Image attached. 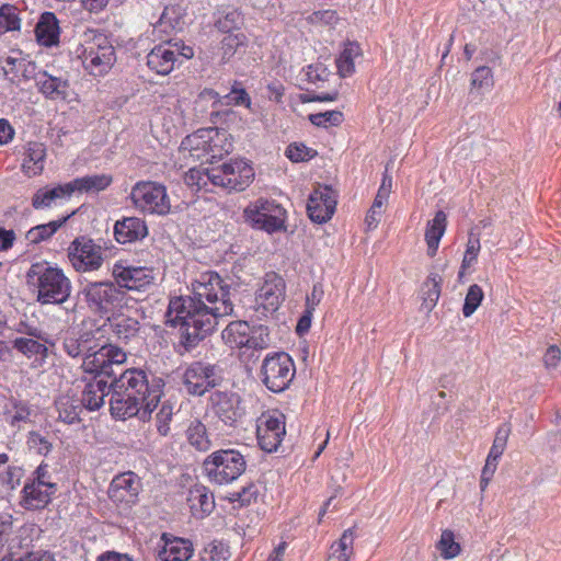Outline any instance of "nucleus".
<instances>
[{
  "label": "nucleus",
  "instance_id": "nucleus-1",
  "mask_svg": "<svg viewBox=\"0 0 561 561\" xmlns=\"http://www.w3.org/2000/svg\"><path fill=\"white\" fill-rule=\"evenodd\" d=\"M190 297L170 299L167 317L173 324L181 325V344L191 351L219 323L233 313L229 288L217 273L206 272L192 283Z\"/></svg>",
  "mask_w": 561,
  "mask_h": 561
},
{
  "label": "nucleus",
  "instance_id": "nucleus-2",
  "mask_svg": "<svg viewBox=\"0 0 561 561\" xmlns=\"http://www.w3.org/2000/svg\"><path fill=\"white\" fill-rule=\"evenodd\" d=\"M111 413L114 417L126 420L139 415L141 420L151 416L162 394V380L137 368L126 369L110 386Z\"/></svg>",
  "mask_w": 561,
  "mask_h": 561
},
{
  "label": "nucleus",
  "instance_id": "nucleus-3",
  "mask_svg": "<svg viewBox=\"0 0 561 561\" xmlns=\"http://www.w3.org/2000/svg\"><path fill=\"white\" fill-rule=\"evenodd\" d=\"M27 283L36 288L37 301L42 305H61L68 300L72 285L64 271L46 262L31 265L26 273Z\"/></svg>",
  "mask_w": 561,
  "mask_h": 561
},
{
  "label": "nucleus",
  "instance_id": "nucleus-4",
  "mask_svg": "<svg viewBox=\"0 0 561 561\" xmlns=\"http://www.w3.org/2000/svg\"><path fill=\"white\" fill-rule=\"evenodd\" d=\"M232 148V142L226 130L203 128L182 140L180 152L184 158L211 163L215 159L228 154Z\"/></svg>",
  "mask_w": 561,
  "mask_h": 561
},
{
  "label": "nucleus",
  "instance_id": "nucleus-5",
  "mask_svg": "<svg viewBox=\"0 0 561 561\" xmlns=\"http://www.w3.org/2000/svg\"><path fill=\"white\" fill-rule=\"evenodd\" d=\"M247 468L244 456L236 449L213 451L203 461V471L209 482L218 485L236 481Z\"/></svg>",
  "mask_w": 561,
  "mask_h": 561
},
{
  "label": "nucleus",
  "instance_id": "nucleus-6",
  "mask_svg": "<svg viewBox=\"0 0 561 561\" xmlns=\"http://www.w3.org/2000/svg\"><path fill=\"white\" fill-rule=\"evenodd\" d=\"M82 44V64L92 76H104L115 62V50L107 37L101 33L89 31Z\"/></svg>",
  "mask_w": 561,
  "mask_h": 561
},
{
  "label": "nucleus",
  "instance_id": "nucleus-7",
  "mask_svg": "<svg viewBox=\"0 0 561 561\" xmlns=\"http://www.w3.org/2000/svg\"><path fill=\"white\" fill-rule=\"evenodd\" d=\"M80 293L94 313L108 314L127 305L126 291L115 280L89 282Z\"/></svg>",
  "mask_w": 561,
  "mask_h": 561
},
{
  "label": "nucleus",
  "instance_id": "nucleus-8",
  "mask_svg": "<svg viewBox=\"0 0 561 561\" xmlns=\"http://www.w3.org/2000/svg\"><path fill=\"white\" fill-rule=\"evenodd\" d=\"M245 221L254 229L270 234L286 230V209L275 201L259 198L243 211Z\"/></svg>",
  "mask_w": 561,
  "mask_h": 561
},
{
  "label": "nucleus",
  "instance_id": "nucleus-9",
  "mask_svg": "<svg viewBox=\"0 0 561 561\" xmlns=\"http://www.w3.org/2000/svg\"><path fill=\"white\" fill-rule=\"evenodd\" d=\"M221 339L230 350H264L271 343L266 327H250L247 321H232L221 332Z\"/></svg>",
  "mask_w": 561,
  "mask_h": 561
},
{
  "label": "nucleus",
  "instance_id": "nucleus-10",
  "mask_svg": "<svg viewBox=\"0 0 561 561\" xmlns=\"http://www.w3.org/2000/svg\"><path fill=\"white\" fill-rule=\"evenodd\" d=\"M295 365L285 352L267 355L261 366L262 382L272 392L286 390L295 377Z\"/></svg>",
  "mask_w": 561,
  "mask_h": 561
},
{
  "label": "nucleus",
  "instance_id": "nucleus-11",
  "mask_svg": "<svg viewBox=\"0 0 561 561\" xmlns=\"http://www.w3.org/2000/svg\"><path fill=\"white\" fill-rule=\"evenodd\" d=\"M130 198L135 207L144 213L167 215L171 208L165 186L152 181L136 183L131 188Z\"/></svg>",
  "mask_w": 561,
  "mask_h": 561
},
{
  "label": "nucleus",
  "instance_id": "nucleus-12",
  "mask_svg": "<svg viewBox=\"0 0 561 561\" xmlns=\"http://www.w3.org/2000/svg\"><path fill=\"white\" fill-rule=\"evenodd\" d=\"M193 56L194 50L191 46L184 45L182 41L170 39L151 49L147 56V65L158 75L167 76L178 62H182L180 58L191 59Z\"/></svg>",
  "mask_w": 561,
  "mask_h": 561
},
{
  "label": "nucleus",
  "instance_id": "nucleus-13",
  "mask_svg": "<svg viewBox=\"0 0 561 561\" xmlns=\"http://www.w3.org/2000/svg\"><path fill=\"white\" fill-rule=\"evenodd\" d=\"M68 260L77 272L99 271L104 263V250L92 239L79 237L68 247Z\"/></svg>",
  "mask_w": 561,
  "mask_h": 561
},
{
  "label": "nucleus",
  "instance_id": "nucleus-14",
  "mask_svg": "<svg viewBox=\"0 0 561 561\" xmlns=\"http://www.w3.org/2000/svg\"><path fill=\"white\" fill-rule=\"evenodd\" d=\"M222 380L219 368L205 362H194L186 367L182 381L185 390L192 396H203L217 387Z\"/></svg>",
  "mask_w": 561,
  "mask_h": 561
},
{
  "label": "nucleus",
  "instance_id": "nucleus-15",
  "mask_svg": "<svg viewBox=\"0 0 561 561\" xmlns=\"http://www.w3.org/2000/svg\"><path fill=\"white\" fill-rule=\"evenodd\" d=\"M213 185L227 190L243 191L254 178L253 168L242 159L230 160L213 168Z\"/></svg>",
  "mask_w": 561,
  "mask_h": 561
},
{
  "label": "nucleus",
  "instance_id": "nucleus-16",
  "mask_svg": "<svg viewBox=\"0 0 561 561\" xmlns=\"http://www.w3.org/2000/svg\"><path fill=\"white\" fill-rule=\"evenodd\" d=\"M286 297V283L275 272L266 273L262 285L256 291V310L263 316L272 314L278 310Z\"/></svg>",
  "mask_w": 561,
  "mask_h": 561
},
{
  "label": "nucleus",
  "instance_id": "nucleus-17",
  "mask_svg": "<svg viewBox=\"0 0 561 561\" xmlns=\"http://www.w3.org/2000/svg\"><path fill=\"white\" fill-rule=\"evenodd\" d=\"M285 433V416L277 411L263 413L256 421L257 444L266 453L277 450Z\"/></svg>",
  "mask_w": 561,
  "mask_h": 561
},
{
  "label": "nucleus",
  "instance_id": "nucleus-18",
  "mask_svg": "<svg viewBox=\"0 0 561 561\" xmlns=\"http://www.w3.org/2000/svg\"><path fill=\"white\" fill-rule=\"evenodd\" d=\"M126 360V353L112 344H106L104 341H100V350L92 358L88 357L82 363V368L91 374L105 375L108 377H115V373L112 369L113 365H122Z\"/></svg>",
  "mask_w": 561,
  "mask_h": 561
},
{
  "label": "nucleus",
  "instance_id": "nucleus-19",
  "mask_svg": "<svg viewBox=\"0 0 561 561\" xmlns=\"http://www.w3.org/2000/svg\"><path fill=\"white\" fill-rule=\"evenodd\" d=\"M211 412L226 425L233 426L242 417L244 410L241 398L232 391H215L209 398Z\"/></svg>",
  "mask_w": 561,
  "mask_h": 561
},
{
  "label": "nucleus",
  "instance_id": "nucleus-20",
  "mask_svg": "<svg viewBox=\"0 0 561 561\" xmlns=\"http://www.w3.org/2000/svg\"><path fill=\"white\" fill-rule=\"evenodd\" d=\"M112 275L122 290H145L154 280L151 268L145 266H124L121 263L114 264Z\"/></svg>",
  "mask_w": 561,
  "mask_h": 561
},
{
  "label": "nucleus",
  "instance_id": "nucleus-21",
  "mask_svg": "<svg viewBox=\"0 0 561 561\" xmlns=\"http://www.w3.org/2000/svg\"><path fill=\"white\" fill-rule=\"evenodd\" d=\"M336 207V194L327 185H318L310 194L307 210L312 221L318 224L331 219Z\"/></svg>",
  "mask_w": 561,
  "mask_h": 561
},
{
  "label": "nucleus",
  "instance_id": "nucleus-22",
  "mask_svg": "<svg viewBox=\"0 0 561 561\" xmlns=\"http://www.w3.org/2000/svg\"><path fill=\"white\" fill-rule=\"evenodd\" d=\"M100 329L70 333L64 340V350L71 357L92 358L100 350Z\"/></svg>",
  "mask_w": 561,
  "mask_h": 561
},
{
  "label": "nucleus",
  "instance_id": "nucleus-23",
  "mask_svg": "<svg viewBox=\"0 0 561 561\" xmlns=\"http://www.w3.org/2000/svg\"><path fill=\"white\" fill-rule=\"evenodd\" d=\"M139 480L133 472L116 476L108 488V495L114 502L131 503L138 495Z\"/></svg>",
  "mask_w": 561,
  "mask_h": 561
},
{
  "label": "nucleus",
  "instance_id": "nucleus-24",
  "mask_svg": "<svg viewBox=\"0 0 561 561\" xmlns=\"http://www.w3.org/2000/svg\"><path fill=\"white\" fill-rule=\"evenodd\" d=\"M163 547L159 550L158 557L161 561H188L193 556V545L183 538H169L167 534L161 537Z\"/></svg>",
  "mask_w": 561,
  "mask_h": 561
},
{
  "label": "nucleus",
  "instance_id": "nucleus-25",
  "mask_svg": "<svg viewBox=\"0 0 561 561\" xmlns=\"http://www.w3.org/2000/svg\"><path fill=\"white\" fill-rule=\"evenodd\" d=\"M148 234L145 221L137 217H127L114 226V236L119 243H131L144 239Z\"/></svg>",
  "mask_w": 561,
  "mask_h": 561
},
{
  "label": "nucleus",
  "instance_id": "nucleus-26",
  "mask_svg": "<svg viewBox=\"0 0 561 561\" xmlns=\"http://www.w3.org/2000/svg\"><path fill=\"white\" fill-rule=\"evenodd\" d=\"M57 489L38 484L34 481L26 483L22 490L21 504L26 510L44 508L51 500Z\"/></svg>",
  "mask_w": 561,
  "mask_h": 561
},
{
  "label": "nucleus",
  "instance_id": "nucleus-27",
  "mask_svg": "<svg viewBox=\"0 0 561 561\" xmlns=\"http://www.w3.org/2000/svg\"><path fill=\"white\" fill-rule=\"evenodd\" d=\"M185 25V10L179 4L167 5L159 19L153 24L156 32L169 35L172 32H180Z\"/></svg>",
  "mask_w": 561,
  "mask_h": 561
},
{
  "label": "nucleus",
  "instance_id": "nucleus-28",
  "mask_svg": "<svg viewBox=\"0 0 561 561\" xmlns=\"http://www.w3.org/2000/svg\"><path fill=\"white\" fill-rule=\"evenodd\" d=\"M107 381L94 378L88 382L82 391L81 405L90 411L99 410L104 404V398L108 394Z\"/></svg>",
  "mask_w": 561,
  "mask_h": 561
},
{
  "label": "nucleus",
  "instance_id": "nucleus-29",
  "mask_svg": "<svg viewBox=\"0 0 561 561\" xmlns=\"http://www.w3.org/2000/svg\"><path fill=\"white\" fill-rule=\"evenodd\" d=\"M447 227V216L443 210L436 211L434 218L427 222L425 230V241L427 244V254L433 257L439 247L442 237Z\"/></svg>",
  "mask_w": 561,
  "mask_h": 561
},
{
  "label": "nucleus",
  "instance_id": "nucleus-30",
  "mask_svg": "<svg viewBox=\"0 0 561 561\" xmlns=\"http://www.w3.org/2000/svg\"><path fill=\"white\" fill-rule=\"evenodd\" d=\"M46 148L38 141H30L25 146V158L22 164L23 171L28 176H34L44 170Z\"/></svg>",
  "mask_w": 561,
  "mask_h": 561
},
{
  "label": "nucleus",
  "instance_id": "nucleus-31",
  "mask_svg": "<svg viewBox=\"0 0 561 561\" xmlns=\"http://www.w3.org/2000/svg\"><path fill=\"white\" fill-rule=\"evenodd\" d=\"M107 322L113 334L121 341L130 340L139 331L138 320L123 313H113L107 318Z\"/></svg>",
  "mask_w": 561,
  "mask_h": 561
},
{
  "label": "nucleus",
  "instance_id": "nucleus-32",
  "mask_svg": "<svg viewBox=\"0 0 561 561\" xmlns=\"http://www.w3.org/2000/svg\"><path fill=\"white\" fill-rule=\"evenodd\" d=\"M36 38L44 46H51L58 43L59 27L54 13L45 12L42 14L35 28Z\"/></svg>",
  "mask_w": 561,
  "mask_h": 561
},
{
  "label": "nucleus",
  "instance_id": "nucleus-33",
  "mask_svg": "<svg viewBox=\"0 0 561 561\" xmlns=\"http://www.w3.org/2000/svg\"><path fill=\"white\" fill-rule=\"evenodd\" d=\"M13 347L28 358L34 356L35 359L32 363L34 368L43 367L48 355V348L44 344L31 337L15 339L13 341Z\"/></svg>",
  "mask_w": 561,
  "mask_h": 561
},
{
  "label": "nucleus",
  "instance_id": "nucleus-34",
  "mask_svg": "<svg viewBox=\"0 0 561 561\" xmlns=\"http://www.w3.org/2000/svg\"><path fill=\"white\" fill-rule=\"evenodd\" d=\"M113 179L108 174H92L75 179L69 182L71 194L79 193H98L105 190L112 183Z\"/></svg>",
  "mask_w": 561,
  "mask_h": 561
},
{
  "label": "nucleus",
  "instance_id": "nucleus-35",
  "mask_svg": "<svg viewBox=\"0 0 561 561\" xmlns=\"http://www.w3.org/2000/svg\"><path fill=\"white\" fill-rule=\"evenodd\" d=\"M37 85L39 91L49 99L65 98L68 81L60 78L43 72L37 77Z\"/></svg>",
  "mask_w": 561,
  "mask_h": 561
},
{
  "label": "nucleus",
  "instance_id": "nucleus-36",
  "mask_svg": "<svg viewBox=\"0 0 561 561\" xmlns=\"http://www.w3.org/2000/svg\"><path fill=\"white\" fill-rule=\"evenodd\" d=\"M354 530L346 529L341 538L331 546V551L327 561H350L354 553Z\"/></svg>",
  "mask_w": 561,
  "mask_h": 561
},
{
  "label": "nucleus",
  "instance_id": "nucleus-37",
  "mask_svg": "<svg viewBox=\"0 0 561 561\" xmlns=\"http://www.w3.org/2000/svg\"><path fill=\"white\" fill-rule=\"evenodd\" d=\"M70 195L71 187L68 185V183L58 185L53 188H42L34 194L32 205L36 209L49 207L55 199Z\"/></svg>",
  "mask_w": 561,
  "mask_h": 561
},
{
  "label": "nucleus",
  "instance_id": "nucleus-38",
  "mask_svg": "<svg viewBox=\"0 0 561 561\" xmlns=\"http://www.w3.org/2000/svg\"><path fill=\"white\" fill-rule=\"evenodd\" d=\"M56 408L62 422L73 424L80 420L82 405L77 399L69 396H60L56 401Z\"/></svg>",
  "mask_w": 561,
  "mask_h": 561
},
{
  "label": "nucleus",
  "instance_id": "nucleus-39",
  "mask_svg": "<svg viewBox=\"0 0 561 561\" xmlns=\"http://www.w3.org/2000/svg\"><path fill=\"white\" fill-rule=\"evenodd\" d=\"M186 438L190 445L199 451H206L211 446L206 426L199 420H193L190 423L186 430Z\"/></svg>",
  "mask_w": 561,
  "mask_h": 561
},
{
  "label": "nucleus",
  "instance_id": "nucleus-40",
  "mask_svg": "<svg viewBox=\"0 0 561 561\" xmlns=\"http://www.w3.org/2000/svg\"><path fill=\"white\" fill-rule=\"evenodd\" d=\"M360 56V48L355 43L345 45L336 59V67L341 77H348L355 71V59Z\"/></svg>",
  "mask_w": 561,
  "mask_h": 561
},
{
  "label": "nucleus",
  "instance_id": "nucleus-41",
  "mask_svg": "<svg viewBox=\"0 0 561 561\" xmlns=\"http://www.w3.org/2000/svg\"><path fill=\"white\" fill-rule=\"evenodd\" d=\"M248 38L243 32L226 34L221 39L220 54L224 61L230 60L240 49L247 46Z\"/></svg>",
  "mask_w": 561,
  "mask_h": 561
},
{
  "label": "nucleus",
  "instance_id": "nucleus-42",
  "mask_svg": "<svg viewBox=\"0 0 561 561\" xmlns=\"http://www.w3.org/2000/svg\"><path fill=\"white\" fill-rule=\"evenodd\" d=\"M30 408L24 402H13L12 405L7 408L3 413L5 423L18 430L30 421Z\"/></svg>",
  "mask_w": 561,
  "mask_h": 561
},
{
  "label": "nucleus",
  "instance_id": "nucleus-43",
  "mask_svg": "<svg viewBox=\"0 0 561 561\" xmlns=\"http://www.w3.org/2000/svg\"><path fill=\"white\" fill-rule=\"evenodd\" d=\"M442 277L432 273L422 286L423 304L427 310H432L440 296Z\"/></svg>",
  "mask_w": 561,
  "mask_h": 561
},
{
  "label": "nucleus",
  "instance_id": "nucleus-44",
  "mask_svg": "<svg viewBox=\"0 0 561 561\" xmlns=\"http://www.w3.org/2000/svg\"><path fill=\"white\" fill-rule=\"evenodd\" d=\"M243 25V16L237 9L225 10L221 16L216 21L218 30L225 34L241 32Z\"/></svg>",
  "mask_w": 561,
  "mask_h": 561
},
{
  "label": "nucleus",
  "instance_id": "nucleus-45",
  "mask_svg": "<svg viewBox=\"0 0 561 561\" xmlns=\"http://www.w3.org/2000/svg\"><path fill=\"white\" fill-rule=\"evenodd\" d=\"M213 168H191L184 175V183L194 191L206 188L210 183L213 184Z\"/></svg>",
  "mask_w": 561,
  "mask_h": 561
},
{
  "label": "nucleus",
  "instance_id": "nucleus-46",
  "mask_svg": "<svg viewBox=\"0 0 561 561\" xmlns=\"http://www.w3.org/2000/svg\"><path fill=\"white\" fill-rule=\"evenodd\" d=\"M67 220V217L60 220H54L48 224L38 225L30 229L26 233V239L31 243H38L43 240L50 238L57 230L60 228L64 222Z\"/></svg>",
  "mask_w": 561,
  "mask_h": 561
},
{
  "label": "nucleus",
  "instance_id": "nucleus-47",
  "mask_svg": "<svg viewBox=\"0 0 561 561\" xmlns=\"http://www.w3.org/2000/svg\"><path fill=\"white\" fill-rule=\"evenodd\" d=\"M21 26L18 8L11 4H3L0 8V34L18 31Z\"/></svg>",
  "mask_w": 561,
  "mask_h": 561
},
{
  "label": "nucleus",
  "instance_id": "nucleus-48",
  "mask_svg": "<svg viewBox=\"0 0 561 561\" xmlns=\"http://www.w3.org/2000/svg\"><path fill=\"white\" fill-rule=\"evenodd\" d=\"M493 72L486 66L478 67L471 75L470 92L482 93L493 87Z\"/></svg>",
  "mask_w": 561,
  "mask_h": 561
},
{
  "label": "nucleus",
  "instance_id": "nucleus-49",
  "mask_svg": "<svg viewBox=\"0 0 561 561\" xmlns=\"http://www.w3.org/2000/svg\"><path fill=\"white\" fill-rule=\"evenodd\" d=\"M436 547L444 559L456 558L461 551L460 545L455 541L454 533L449 529L443 530Z\"/></svg>",
  "mask_w": 561,
  "mask_h": 561
},
{
  "label": "nucleus",
  "instance_id": "nucleus-50",
  "mask_svg": "<svg viewBox=\"0 0 561 561\" xmlns=\"http://www.w3.org/2000/svg\"><path fill=\"white\" fill-rule=\"evenodd\" d=\"M159 410L154 415L156 427L161 436H167L170 433V423L173 416V407L169 402L158 404Z\"/></svg>",
  "mask_w": 561,
  "mask_h": 561
},
{
  "label": "nucleus",
  "instance_id": "nucleus-51",
  "mask_svg": "<svg viewBox=\"0 0 561 561\" xmlns=\"http://www.w3.org/2000/svg\"><path fill=\"white\" fill-rule=\"evenodd\" d=\"M483 297H484L483 290L479 285L473 284L468 288V291H467V295L465 298V304L462 307V313L466 318H469L474 313V311L481 305Z\"/></svg>",
  "mask_w": 561,
  "mask_h": 561
},
{
  "label": "nucleus",
  "instance_id": "nucleus-52",
  "mask_svg": "<svg viewBox=\"0 0 561 561\" xmlns=\"http://www.w3.org/2000/svg\"><path fill=\"white\" fill-rule=\"evenodd\" d=\"M510 433L511 428L507 424H503L497 428L492 447L488 455L491 457V459H500V457L503 455Z\"/></svg>",
  "mask_w": 561,
  "mask_h": 561
},
{
  "label": "nucleus",
  "instance_id": "nucleus-53",
  "mask_svg": "<svg viewBox=\"0 0 561 561\" xmlns=\"http://www.w3.org/2000/svg\"><path fill=\"white\" fill-rule=\"evenodd\" d=\"M309 121L318 127L337 126L343 121V114L339 111H327L310 114Z\"/></svg>",
  "mask_w": 561,
  "mask_h": 561
},
{
  "label": "nucleus",
  "instance_id": "nucleus-54",
  "mask_svg": "<svg viewBox=\"0 0 561 561\" xmlns=\"http://www.w3.org/2000/svg\"><path fill=\"white\" fill-rule=\"evenodd\" d=\"M480 251V240L473 236L469 237L467 249L462 259L461 267L459 271V277H461L465 271L476 262Z\"/></svg>",
  "mask_w": 561,
  "mask_h": 561
},
{
  "label": "nucleus",
  "instance_id": "nucleus-55",
  "mask_svg": "<svg viewBox=\"0 0 561 561\" xmlns=\"http://www.w3.org/2000/svg\"><path fill=\"white\" fill-rule=\"evenodd\" d=\"M316 151L304 144H291L286 149L287 158L293 162L308 161L313 158Z\"/></svg>",
  "mask_w": 561,
  "mask_h": 561
},
{
  "label": "nucleus",
  "instance_id": "nucleus-56",
  "mask_svg": "<svg viewBox=\"0 0 561 561\" xmlns=\"http://www.w3.org/2000/svg\"><path fill=\"white\" fill-rule=\"evenodd\" d=\"M226 105H245L250 106L251 100L243 89H232L229 94L222 96Z\"/></svg>",
  "mask_w": 561,
  "mask_h": 561
},
{
  "label": "nucleus",
  "instance_id": "nucleus-57",
  "mask_svg": "<svg viewBox=\"0 0 561 561\" xmlns=\"http://www.w3.org/2000/svg\"><path fill=\"white\" fill-rule=\"evenodd\" d=\"M188 501L191 502V507H195V501H198L201 504V508L204 513L210 512L213 502L210 500V496L207 493H203L199 490L191 491Z\"/></svg>",
  "mask_w": 561,
  "mask_h": 561
},
{
  "label": "nucleus",
  "instance_id": "nucleus-58",
  "mask_svg": "<svg viewBox=\"0 0 561 561\" xmlns=\"http://www.w3.org/2000/svg\"><path fill=\"white\" fill-rule=\"evenodd\" d=\"M28 445L31 448H35L38 454H47L50 449L49 442L36 432L30 433Z\"/></svg>",
  "mask_w": 561,
  "mask_h": 561
},
{
  "label": "nucleus",
  "instance_id": "nucleus-59",
  "mask_svg": "<svg viewBox=\"0 0 561 561\" xmlns=\"http://www.w3.org/2000/svg\"><path fill=\"white\" fill-rule=\"evenodd\" d=\"M13 517L8 512L0 513V541L5 540L12 533Z\"/></svg>",
  "mask_w": 561,
  "mask_h": 561
},
{
  "label": "nucleus",
  "instance_id": "nucleus-60",
  "mask_svg": "<svg viewBox=\"0 0 561 561\" xmlns=\"http://www.w3.org/2000/svg\"><path fill=\"white\" fill-rule=\"evenodd\" d=\"M34 482L46 485L48 488L57 489L56 483L51 481L50 474L48 471V467L46 465H41L35 471Z\"/></svg>",
  "mask_w": 561,
  "mask_h": 561
},
{
  "label": "nucleus",
  "instance_id": "nucleus-61",
  "mask_svg": "<svg viewBox=\"0 0 561 561\" xmlns=\"http://www.w3.org/2000/svg\"><path fill=\"white\" fill-rule=\"evenodd\" d=\"M561 360V350L554 345L547 348L543 355V363L547 367L553 368Z\"/></svg>",
  "mask_w": 561,
  "mask_h": 561
},
{
  "label": "nucleus",
  "instance_id": "nucleus-62",
  "mask_svg": "<svg viewBox=\"0 0 561 561\" xmlns=\"http://www.w3.org/2000/svg\"><path fill=\"white\" fill-rule=\"evenodd\" d=\"M210 561H227L230 557L229 550L222 543H211L209 549Z\"/></svg>",
  "mask_w": 561,
  "mask_h": 561
},
{
  "label": "nucleus",
  "instance_id": "nucleus-63",
  "mask_svg": "<svg viewBox=\"0 0 561 561\" xmlns=\"http://www.w3.org/2000/svg\"><path fill=\"white\" fill-rule=\"evenodd\" d=\"M18 561H56L54 556L47 551H32L20 558Z\"/></svg>",
  "mask_w": 561,
  "mask_h": 561
},
{
  "label": "nucleus",
  "instance_id": "nucleus-64",
  "mask_svg": "<svg viewBox=\"0 0 561 561\" xmlns=\"http://www.w3.org/2000/svg\"><path fill=\"white\" fill-rule=\"evenodd\" d=\"M98 561H134L128 554L115 551H106L102 553Z\"/></svg>",
  "mask_w": 561,
  "mask_h": 561
}]
</instances>
